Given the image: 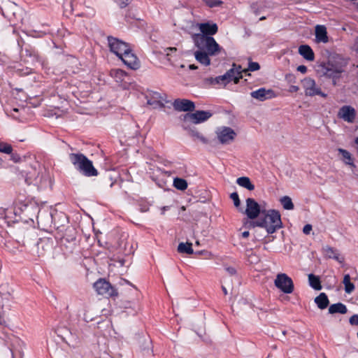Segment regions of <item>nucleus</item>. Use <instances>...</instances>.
Segmentation results:
<instances>
[{"label": "nucleus", "mask_w": 358, "mask_h": 358, "mask_svg": "<svg viewBox=\"0 0 358 358\" xmlns=\"http://www.w3.org/2000/svg\"><path fill=\"white\" fill-rule=\"evenodd\" d=\"M251 224L265 229L268 234H272L282 227L280 214L275 210H262V215Z\"/></svg>", "instance_id": "nucleus-1"}, {"label": "nucleus", "mask_w": 358, "mask_h": 358, "mask_svg": "<svg viewBox=\"0 0 358 358\" xmlns=\"http://www.w3.org/2000/svg\"><path fill=\"white\" fill-rule=\"evenodd\" d=\"M348 62L342 56L336 53H331L326 62L321 64V68L324 76L329 78H338L344 71Z\"/></svg>", "instance_id": "nucleus-2"}, {"label": "nucleus", "mask_w": 358, "mask_h": 358, "mask_svg": "<svg viewBox=\"0 0 358 358\" xmlns=\"http://www.w3.org/2000/svg\"><path fill=\"white\" fill-rule=\"evenodd\" d=\"M69 159L75 169L86 177L97 176L98 171L92 162L82 153H71Z\"/></svg>", "instance_id": "nucleus-3"}, {"label": "nucleus", "mask_w": 358, "mask_h": 358, "mask_svg": "<svg viewBox=\"0 0 358 358\" xmlns=\"http://www.w3.org/2000/svg\"><path fill=\"white\" fill-rule=\"evenodd\" d=\"M192 38L198 49L205 51L210 56L218 55L222 49L213 36L193 34Z\"/></svg>", "instance_id": "nucleus-4"}, {"label": "nucleus", "mask_w": 358, "mask_h": 358, "mask_svg": "<svg viewBox=\"0 0 358 358\" xmlns=\"http://www.w3.org/2000/svg\"><path fill=\"white\" fill-rule=\"evenodd\" d=\"M233 67L228 70L224 75L215 78V80L217 84L226 85L227 83L234 81L237 84L242 78V73L246 70H242L240 65L233 64Z\"/></svg>", "instance_id": "nucleus-5"}, {"label": "nucleus", "mask_w": 358, "mask_h": 358, "mask_svg": "<svg viewBox=\"0 0 358 358\" xmlns=\"http://www.w3.org/2000/svg\"><path fill=\"white\" fill-rule=\"evenodd\" d=\"M275 286L285 294H291L294 291V283L291 278L285 273L277 275L274 281Z\"/></svg>", "instance_id": "nucleus-6"}, {"label": "nucleus", "mask_w": 358, "mask_h": 358, "mask_svg": "<svg viewBox=\"0 0 358 358\" xmlns=\"http://www.w3.org/2000/svg\"><path fill=\"white\" fill-rule=\"evenodd\" d=\"M303 88L306 96H314L316 95L326 98L327 94L322 92L320 87L316 85L315 80L306 78L302 80Z\"/></svg>", "instance_id": "nucleus-7"}, {"label": "nucleus", "mask_w": 358, "mask_h": 358, "mask_svg": "<svg viewBox=\"0 0 358 358\" xmlns=\"http://www.w3.org/2000/svg\"><path fill=\"white\" fill-rule=\"evenodd\" d=\"M94 288L99 294L108 296H117V290L105 279L100 278L94 283Z\"/></svg>", "instance_id": "nucleus-8"}, {"label": "nucleus", "mask_w": 358, "mask_h": 358, "mask_svg": "<svg viewBox=\"0 0 358 358\" xmlns=\"http://www.w3.org/2000/svg\"><path fill=\"white\" fill-rule=\"evenodd\" d=\"M108 43L110 50L119 58L129 48L128 43L113 36L108 37Z\"/></svg>", "instance_id": "nucleus-9"}, {"label": "nucleus", "mask_w": 358, "mask_h": 358, "mask_svg": "<svg viewBox=\"0 0 358 358\" xmlns=\"http://www.w3.org/2000/svg\"><path fill=\"white\" fill-rule=\"evenodd\" d=\"M212 115L213 113L208 110H196L187 113L185 118L194 124H198L207 121Z\"/></svg>", "instance_id": "nucleus-10"}, {"label": "nucleus", "mask_w": 358, "mask_h": 358, "mask_svg": "<svg viewBox=\"0 0 358 358\" xmlns=\"http://www.w3.org/2000/svg\"><path fill=\"white\" fill-rule=\"evenodd\" d=\"M262 211L259 204L254 199L248 198L246 199L245 213L248 218L251 220L257 218L260 214L262 215Z\"/></svg>", "instance_id": "nucleus-11"}, {"label": "nucleus", "mask_w": 358, "mask_h": 358, "mask_svg": "<svg viewBox=\"0 0 358 358\" xmlns=\"http://www.w3.org/2000/svg\"><path fill=\"white\" fill-rule=\"evenodd\" d=\"M32 182L41 189L51 188L52 185L51 176L45 170L38 173Z\"/></svg>", "instance_id": "nucleus-12"}, {"label": "nucleus", "mask_w": 358, "mask_h": 358, "mask_svg": "<svg viewBox=\"0 0 358 358\" xmlns=\"http://www.w3.org/2000/svg\"><path fill=\"white\" fill-rule=\"evenodd\" d=\"M165 94H162L158 92L150 91L146 94L147 103L152 106L155 108H164Z\"/></svg>", "instance_id": "nucleus-13"}, {"label": "nucleus", "mask_w": 358, "mask_h": 358, "mask_svg": "<svg viewBox=\"0 0 358 358\" xmlns=\"http://www.w3.org/2000/svg\"><path fill=\"white\" fill-rule=\"evenodd\" d=\"M250 96L259 101H264L275 97L276 94L271 89L261 87L257 90L252 91L250 93Z\"/></svg>", "instance_id": "nucleus-14"}, {"label": "nucleus", "mask_w": 358, "mask_h": 358, "mask_svg": "<svg viewBox=\"0 0 358 358\" xmlns=\"http://www.w3.org/2000/svg\"><path fill=\"white\" fill-rule=\"evenodd\" d=\"M217 136L221 143L227 144L234 139L236 133L231 128L224 127L217 130Z\"/></svg>", "instance_id": "nucleus-15"}, {"label": "nucleus", "mask_w": 358, "mask_h": 358, "mask_svg": "<svg viewBox=\"0 0 358 358\" xmlns=\"http://www.w3.org/2000/svg\"><path fill=\"white\" fill-rule=\"evenodd\" d=\"M173 106L176 110L184 112H192L195 108L193 101L185 99H176L173 103Z\"/></svg>", "instance_id": "nucleus-16"}, {"label": "nucleus", "mask_w": 358, "mask_h": 358, "mask_svg": "<svg viewBox=\"0 0 358 358\" xmlns=\"http://www.w3.org/2000/svg\"><path fill=\"white\" fill-rule=\"evenodd\" d=\"M124 64L131 69H137L139 67L138 59L132 52L131 48L120 57Z\"/></svg>", "instance_id": "nucleus-17"}, {"label": "nucleus", "mask_w": 358, "mask_h": 358, "mask_svg": "<svg viewBox=\"0 0 358 358\" xmlns=\"http://www.w3.org/2000/svg\"><path fill=\"white\" fill-rule=\"evenodd\" d=\"M338 117L345 122L352 123L356 117V111L350 106H343L339 109Z\"/></svg>", "instance_id": "nucleus-18"}, {"label": "nucleus", "mask_w": 358, "mask_h": 358, "mask_svg": "<svg viewBox=\"0 0 358 358\" xmlns=\"http://www.w3.org/2000/svg\"><path fill=\"white\" fill-rule=\"evenodd\" d=\"M197 26L201 31V33H199L198 34L212 36L218 31V27L217 24L212 22L199 23L197 24Z\"/></svg>", "instance_id": "nucleus-19"}, {"label": "nucleus", "mask_w": 358, "mask_h": 358, "mask_svg": "<svg viewBox=\"0 0 358 358\" xmlns=\"http://www.w3.org/2000/svg\"><path fill=\"white\" fill-rule=\"evenodd\" d=\"M324 255L329 258L334 259L339 263H343L344 262V257H341L338 251L329 245H326L322 248Z\"/></svg>", "instance_id": "nucleus-20"}, {"label": "nucleus", "mask_w": 358, "mask_h": 358, "mask_svg": "<svg viewBox=\"0 0 358 358\" xmlns=\"http://www.w3.org/2000/svg\"><path fill=\"white\" fill-rule=\"evenodd\" d=\"M315 41L326 43L329 41L327 28L324 25H317L315 30Z\"/></svg>", "instance_id": "nucleus-21"}, {"label": "nucleus", "mask_w": 358, "mask_h": 358, "mask_svg": "<svg viewBox=\"0 0 358 358\" xmlns=\"http://www.w3.org/2000/svg\"><path fill=\"white\" fill-rule=\"evenodd\" d=\"M299 53L307 61L313 62L315 59L314 52L308 45H301L299 47Z\"/></svg>", "instance_id": "nucleus-22"}, {"label": "nucleus", "mask_w": 358, "mask_h": 358, "mask_svg": "<svg viewBox=\"0 0 358 358\" xmlns=\"http://www.w3.org/2000/svg\"><path fill=\"white\" fill-rule=\"evenodd\" d=\"M210 56L209 54L206 53L205 51L199 50L194 52L195 59L201 64L204 66H209L210 64V59L209 58Z\"/></svg>", "instance_id": "nucleus-23"}, {"label": "nucleus", "mask_w": 358, "mask_h": 358, "mask_svg": "<svg viewBox=\"0 0 358 358\" xmlns=\"http://www.w3.org/2000/svg\"><path fill=\"white\" fill-rule=\"evenodd\" d=\"M329 314H345L348 312V308L346 306L341 302L334 303L329 307Z\"/></svg>", "instance_id": "nucleus-24"}, {"label": "nucleus", "mask_w": 358, "mask_h": 358, "mask_svg": "<svg viewBox=\"0 0 358 358\" xmlns=\"http://www.w3.org/2000/svg\"><path fill=\"white\" fill-rule=\"evenodd\" d=\"M315 303L320 309L324 310L329 306V301L327 295L322 292L315 297Z\"/></svg>", "instance_id": "nucleus-25"}, {"label": "nucleus", "mask_w": 358, "mask_h": 358, "mask_svg": "<svg viewBox=\"0 0 358 358\" xmlns=\"http://www.w3.org/2000/svg\"><path fill=\"white\" fill-rule=\"evenodd\" d=\"M338 152L342 155V160L345 164L353 168L355 167V164L353 162V159L350 152L343 148H338Z\"/></svg>", "instance_id": "nucleus-26"}, {"label": "nucleus", "mask_w": 358, "mask_h": 358, "mask_svg": "<svg viewBox=\"0 0 358 358\" xmlns=\"http://www.w3.org/2000/svg\"><path fill=\"white\" fill-rule=\"evenodd\" d=\"M308 282L309 285L315 290H321L322 288L319 276L313 273L308 275Z\"/></svg>", "instance_id": "nucleus-27"}, {"label": "nucleus", "mask_w": 358, "mask_h": 358, "mask_svg": "<svg viewBox=\"0 0 358 358\" xmlns=\"http://www.w3.org/2000/svg\"><path fill=\"white\" fill-rule=\"evenodd\" d=\"M236 183L250 191L255 189V185L251 182L248 177H240L236 180Z\"/></svg>", "instance_id": "nucleus-28"}, {"label": "nucleus", "mask_w": 358, "mask_h": 358, "mask_svg": "<svg viewBox=\"0 0 358 358\" xmlns=\"http://www.w3.org/2000/svg\"><path fill=\"white\" fill-rule=\"evenodd\" d=\"M189 136L194 141H199L203 144L208 143V140L196 129H190Z\"/></svg>", "instance_id": "nucleus-29"}, {"label": "nucleus", "mask_w": 358, "mask_h": 358, "mask_svg": "<svg viewBox=\"0 0 358 358\" xmlns=\"http://www.w3.org/2000/svg\"><path fill=\"white\" fill-rule=\"evenodd\" d=\"M343 283L345 286V292L347 294H351L355 290V287L354 284L350 282V275L349 274L344 275Z\"/></svg>", "instance_id": "nucleus-30"}, {"label": "nucleus", "mask_w": 358, "mask_h": 358, "mask_svg": "<svg viewBox=\"0 0 358 358\" xmlns=\"http://www.w3.org/2000/svg\"><path fill=\"white\" fill-rule=\"evenodd\" d=\"M192 244L191 243H180L178 247V251L180 253L192 255L194 251L192 249Z\"/></svg>", "instance_id": "nucleus-31"}, {"label": "nucleus", "mask_w": 358, "mask_h": 358, "mask_svg": "<svg viewBox=\"0 0 358 358\" xmlns=\"http://www.w3.org/2000/svg\"><path fill=\"white\" fill-rule=\"evenodd\" d=\"M173 186L179 190H185L187 187V181L180 178H176L173 180Z\"/></svg>", "instance_id": "nucleus-32"}, {"label": "nucleus", "mask_w": 358, "mask_h": 358, "mask_svg": "<svg viewBox=\"0 0 358 358\" xmlns=\"http://www.w3.org/2000/svg\"><path fill=\"white\" fill-rule=\"evenodd\" d=\"M280 203L285 210L294 209V204L291 198L288 196H284L280 199Z\"/></svg>", "instance_id": "nucleus-33"}, {"label": "nucleus", "mask_w": 358, "mask_h": 358, "mask_svg": "<svg viewBox=\"0 0 358 358\" xmlns=\"http://www.w3.org/2000/svg\"><path fill=\"white\" fill-rule=\"evenodd\" d=\"M12 146L6 143L0 142V152L6 154H12Z\"/></svg>", "instance_id": "nucleus-34"}, {"label": "nucleus", "mask_w": 358, "mask_h": 358, "mask_svg": "<svg viewBox=\"0 0 358 358\" xmlns=\"http://www.w3.org/2000/svg\"><path fill=\"white\" fill-rule=\"evenodd\" d=\"M208 7L214 8L220 6L223 1L221 0H202Z\"/></svg>", "instance_id": "nucleus-35"}, {"label": "nucleus", "mask_w": 358, "mask_h": 358, "mask_svg": "<svg viewBox=\"0 0 358 358\" xmlns=\"http://www.w3.org/2000/svg\"><path fill=\"white\" fill-rule=\"evenodd\" d=\"M230 198L233 200L234 204L236 207H238L241 204V201L237 192H233L230 194Z\"/></svg>", "instance_id": "nucleus-36"}, {"label": "nucleus", "mask_w": 358, "mask_h": 358, "mask_svg": "<svg viewBox=\"0 0 358 358\" xmlns=\"http://www.w3.org/2000/svg\"><path fill=\"white\" fill-rule=\"evenodd\" d=\"M31 210H34V211L38 212V207L35 204H29V205H24L23 210L26 213V214H28Z\"/></svg>", "instance_id": "nucleus-37"}, {"label": "nucleus", "mask_w": 358, "mask_h": 358, "mask_svg": "<svg viewBox=\"0 0 358 358\" xmlns=\"http://www.w3.org/2000/svg\"><path fill=\"white\" fill-rule=\"evenodd\" d=\"M260 69V66L257 62H250L248 64V71H255Z\"/></svg>", "instance_id": "nucleus-38"}, {"label": "nucleus", "mask_w": 358, "mask_h": 358, "mask_svg": "<svg viewBox=\"0 0 358 358\" xmlns=\"http://www.w3.org/2000/svg\"><path fill=\"white\" fill-rule=\"evenodd\" d=\"M115 1L117 3L120 8H124L131 2V0H115Z\"/></svg>", "instance_id": "nucleus-39"}, {"label": "nucleus", "mask_w": 358, "mask_h": 358, "mask_svg": "<svg viewBox=\"0 0 358 358\" xmlns=\"http://www.w3.org/2000/svg\"><path fill=\"white\" fill-rule=\"evenodd\" d=\"M177 51L178 49L175 47L166 48L164 50V53L168 57H171L173 53L176 52Z\"/></svg>", "instance_id": "nucleus-40"}, {"label": "nucleus", "mask_w": 358, "mask_h": 358, "mask_svg": "<svg viewBox=\"0 0 358 358\" xmlns=\"http://www.w3.org/2000/svg\"><path fill=\"white\" fill-rule=\"evenodd\" d=\"M350 323L352 325H356L358 326V315H353L350 318Z\"/></svg>", "instance_id": "nucleus-41"}, {"label": "nucleus", "mask_w": 358, "mask_h": 358, "mask_svg": "<svg viewBox=\"0 0 358 358\" xmlns=\"http://www.w3.org/2000/svg\"><path fill=\"white\" fill-rule=\"evenodd\" d=\"M225 270L230 275H234L236 274V270L234 267L227 266L225 268Z\"/></svg>", "instance_id": "nucleus-42"}, {"label": "nucleus", "mask_w": 358, "mask_h": 358, "mask_svg": "<svg viewBox=\"0 0 358 358\" xmlns=\"http://www.w3.org/2000/svg\"><path fill=\"white\" fill-rule=\"evenodd\" d=\"M312 230V225L311 224H306L304 227H303V232L305 234H309L310 231Z\"/></svg>", "instance_id": "nucleus-43"}, {"label": "nucleus", "mask_w": 358, "mask_h": 358, "mask_svg": "<svg viewBox=\"0 0 358 358\" xmlns=\"http://www.w3.org/2000/svg\"><path fill=\"white\" fill-rule=\"evenodd\" d=\"M297 71L301 73H306L307 72V67L304 65H300L297 67Z\"/></svg>", "instance_id": "nucleus-44"}, {"label": "nucleus", "mask_w": 358, "mask_h": 358, "mask_svg": "<svg viewBox=\"0 0 358 358\" xmlns=\"http://www.w3.org/2000/svg\"><path fill=\"white\" fill-rule=\"evenodd\" d=\"M11 159L14 162H20V157L17 155V154H12L11 155Z\"/></svg>", "instance_id": "nucleus-45"}, {"label": "nucleus", "mask_w": 358, "mask_h": 358, "mask_svg": "<svg viewBox=\"0 0 358 358\" xmlns=\"http://www.w3.org/2000/svg\"><path fill=\"white\" fill-rule=\"evenodd\" d=\"M299 90V87L296 85H292L290 87V92H296Z\"/></svg>", "instance_id": "nucleus-46"}, {"label": "nucleus", "mask_w": 358, "mask_h": 358, "mask_svg": "<svg viewBox=\"0 0 358 358\" xmlns=\"http://www.w3.org/2000/svg\"><path fill=\"white\" fill-rule=\"evenodd\" d=\"M6 324L5 320L3 318L1 313L0 312V325L5 326Z\"/></svg>", "instance_id": "nucleus-47"}, {"label": "nucleus", "mask_w": 358, "mask_h": 358, "mask_svg": "<svg viewBox=\"0 0 358 358\" xmlns=\"http://www.w3.org/2000/svg\"><path fill=\"white\" fill-rule=\"evenodd\" d=\"M249 235H250V233L248 231H243L242 233V237L244 238H248L249 236Z\"/></svg>", "instance_id": "nucleus-48"}, {"label": "nucleus", "mask_w": 358, "mask_h": 358, "mask_svg": "<svg viewBox=\"0 0 358 358\" xmlns=\"http://www.w3.org/2000/svg\"><path fill=\"white\" fill-rule=\"evenodd\" d=\"M197 68H198V67H197L196 65H194V64H190V65L189 66V69H191V70H195V69H196Z\"/></svg>", "instance_id": "nucleus-49"}, {"label": "nucleus", "mask_w": 358, "mask_h": 358, "mask_svg": "<svg viewBox=\"0 0 358 358\" xmlns=\"http://www.w3.org/2000/svg\"><path fill=\"white\" fill-rule=\"evenodd\" d=\"M222 289L224 295H227L228 294L227 289L224 286H222Z\"/></svg>", "instance_id": "nucleus-50"}, {"label": "nucleus", "mask_w": 358, "mask_h": 358, "mask_svg": "<svg viewBox=\"0 0 358 358\" xmlns=\"http://www.w3.org/2000/svg\"><path fill=\"white\" fill-rule=\"evenodd\" d=\"M355 143L358 145V136L355 138Z\"/></svg>", "instance_id": "nucleus-51"}, {"label": "nucleus", "mask_w": 358, "mask_h": 358, "mask_svg": "<svg viewBox=\"0 0 358 358\" xmlns=\"http://www.w3.org/2000/svg\"><path fill=\"white\" fill-rule=\"evenodd\" d=\"M117 73L122 74V73H123V71L120 70V71H117Z\"/></svg>", "instance_id": "nucleus-52"}, {"label": "nucleus", "mask_w": 358, "mask_h": 358, "mask_svg": "<svg viewBox=\"0 0 358 358\" xmlns=\"http://www.w3.org/2000/svg\"><path fill=\"white\" fill-rule=\"evenodd\" d=\"M265 18H266L265 17H262L260 18V20H264Z\"/></svg>", "instance_id": "nucleus-53"}, {"label": "nucleus", "mask_w": 358, "mask_h": 358, "mask_svg": "<svg viewBox=\"0 0 358 358\" xmlns=\"http://www.w3.org/2000/svg\"><path fill=\"white\" fill-rule=\"evenodd\" d=\"M196 245H199V241H196Z\"/></svg>", "instance_id": "nucleus-54"}, {"label": "nucleus", "mask_w": 358, "mask_h": 358, "mask_svg": "<svg viewBox=\"0 0 358 358\" xmlns=\"http://www.w3.org/2000/svg\"><path fill=\"white\" fill-rule=\"evenodd\" d=\"M13 110L16 111V112L18 111V110L17 108H14Z\"/></svg>", "instance_id": "nucleus-55"}, {"label": "nucleus", "mask_w": 358, "mask_h": 358, "mask_svg": "<svg viewBox=\"0 0 358 358\" xmlns=\"http://www.w3.org/2000/svg\"><path fill=\"white\" fill-rule=\"evenodd\" d=\"M357 40H358V37H357Z\"/></svg>", "instance_id": "nucleus-56"}]
</instances>
